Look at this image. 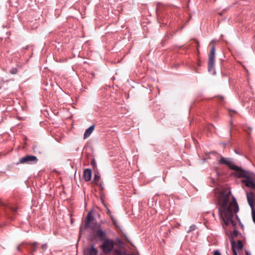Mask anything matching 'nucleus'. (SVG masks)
<instances>
[{"instance_id": "f257e3e1", "label": "nucleus", "mask_w": 255, "mask_h": 255, "mask_svg": "<svg viewBox=\"0 0 255 255\" xmlns=\"http://www.w3.org/2000/svg\"><path fill=\"white\" fill-rule=\"evenodd\" d=\"M231 194L230 191L226 190L222 192L219 198L218 212L220 218L223 221L226 226H228L231 223L233 226L237 225L236 221L233 220V213L238 212L239 207L236 198L233 197V201L228 206L229 199Z\"/></svg>"}, {"instance_id": "f03ea898", "label": "nucleus", "mask_w": 255, "mask_h": 255, "mask_svg": "<svg viewBox=\"0 0 255 255\" xmlns=\"http://www.w3.org/2000/svg\"><path fill=\"white\" fill-rule=\"evenodd\" d=\"M234 175L238 178H246L242 180V183L248 188L255 189V174L254 172L242 168Z\"/></svg>"}, {"instance_id": "7ed1b4c3", "label": "nucleus", "mask_w": 255, "mask_h": 255, "mask_svg": "<svg viewBox=\"0 0 255 255\" xmlns=\"http://www.w3.org/2000/svg\"><path fill=\"white\" fill-rule=\"evenodd\" d=\"M234 175L238 178H246L242 180V183L248 188L255 189V174L254 172L242 168Z\"/></svg>"}, {"instance_id": "20e7f679", "label": "nucleus", "mask_w": 255, "mask_h": 255, "mask_svg": "<svg viewBox=\"0 0 255 255\" xmlns=\"http://www.w3.org/2000/svg\"><path fill=\"white\" fill-rule=\"evenodd\" d=\"M218 163L220 165H226L230 169L234 170L235 171V173H237L242 169V168L236 165L230 158L221 157V158L218 160Z\"/></svg>"}, {"instance_id": "39448f33", "label": "nucleus", "mask_w": 255, "mask_h": 255, "mask_svg": "<svg viewBox=\"0 0 255 255\" xmlns=\"http://www.w3.org/2000/svg\"><path fill=\"white\" fill-rule=\"evenodd\" d=\"M114 241L109 238L104 240L102 244L100 246V248L105 254H110L114 250Z\"/></svg>"}, {"instance_id": "423d86ee", "label": "nucleus", "mask_w": 255, "mask_h": 255, "mask_svg": "<svg viewBox=\"0 0 255 255\" xmlns=\"http://www.w3.org/2000/svg\"><path fill=\"white\" fill-rule=\"evenodd\" d=\"M39 245V244L36 242L29 243L23 242L21 243V246L27 250L31 255H35V253L37 251Z\"/></svg>"}, {"instance_id": "0eeeda50", "label": "nucleus", "mask_w": 255, "mask_h": 255, "mask_svg": "<svg viewBox=\"0 0 255 255\" xmlns=\"http://www.w3.org/2000/svg\"><path fill=\"white\" fill-rule=\"evenodd\" d=\"M38 160L37 157L35 155H27L21 157L19 161V163L21 164H36L37 163Z\"/></svg>"}, {"instance_id": "6e6552de", "label": "nucleus", "mask_w": 255, "mask_h": 255, "mask_svg": "<svg viewBox=\"0 0 255 255\" xmlns=\"http://www.w3.org/2000/svg\"><path fill=\"white\" fill-rule=\"evenodd\" d=\"M215 45H213L212 46V48L210 51V53L209 55V60H208V71H211L215 65Z\"/></svg>"}, {"instance_id": "1a4fd4ad", "label": "nucleus", "mask_w": 255, "mask_h": 255, "mask_svg": "<svg viewBox=\"0 0 255 255\" xmlns=\"http://www.w3.org/2000/svg\"><path fill=\"white\" fill-rule=\"evenodd\" d=\"M95 236L97 237L101 241H103L104 240L108 239L106 231L103 229H99L95 232Z\"/></svg>"}, {"instance_id": "9d476101", "label": "nucleus", "mask_w": 255, "mask_h": 255, "mask_svg": "<svg viewBox=\"0 0 255 255\" xmlns=\"http://www.w3.org/2000/svg\"><path fill=\"white\" fill-rule=\"evenodd\" d=\"M248 202L251 209L254 208V203L255 202V195L253 192L247 193Z\"/></svg>"}, {"instance_id": "9b49d317", "label": "nucleus", "mask_w": 255, "mask_h": 255, "mask_svg": "<svg viewBox=\"0 0 255 255\" xmlns=\"http://www.w3.org/2000/svg\"><path fill=\"white\" fill-rule=\"evenodd\" d=\"M93 182L99 186L102 191L104 190V187L103 186V182L101 181V177L99 175L98 172H97V173H95Z\"/></svg>"}, {"instance_id": "f8f14e48", "label": "nucleus", "mask_w": 255, "mask_h": 255, "mask_svg": "<svg viewBox=\"0 0 255 255\" xmlns=\"http://www.w3.org/2000/svg\"><path fill=\"white\" fill-rule=\"evenodd\" d=\"M95 218L92 214V211L89 212L86 218V228H88V227L90 226V225L93 223L92 222H93Z\"/></svg>"}, {"instance_id": "ddd939ff", "label": "nucleus", "mask_w": 255, "mask_h": 255, "mask_svg": "<svg viewBox=\"0 0 255 255\" xmlns=\"http://www.w3.org/2000/svg\"><path fill=\"white\" fill-rule=\"evenodd\" d=\"M92 170L89 168L85 169L83 173V177L85 181H89L91 179Z\"/></svg>"}, {"instance_id": "4468645a", "label": "nucleus", "mask_w": 255, "mask_h": 255, "mask_svg": "<svg viewBox=\"0 0 255 255\" xmlns=\"http://www.w3.org/2000/svg\"><path fill=\"white\" fill-rule=\"evenodd\" d=\"M95 128V125H92L89 128H88L86 131H85L84 134V138L86 139L88 138L92 133L93 131L94 130Z\"/></svg>"}, {"instance_id": "2eb2a0df", "label": "nucleus", "mask_w": 255, "mask_h": 255, "mask_svg": "<svg viewBox=\"0 0 255 255\" xmlns=\"http://www.w3.org/2000/svg\"><path fill=\"white\" fill-rule=\"evenodd\" d=\"M87 252L88 255H97L98 250L95 248L94 245L93 244L90 248L87 249Z\"/></svg>"}, {"instance_id": "dca6fc26", "label": "nucleus", "mask_w": 255, "mask_h": 255, "mask_svg": "<svg viewBox=\"0 0 255 255\" xmlns=\"http://www.w3.org/2000/svg\"><path fill=\"white\" fill-rule=\"evenodd\" d=\"M90 228L93 232H96L99 229H102L101 227V224L98 223H93L90 226L88 227Z\"/></svg>"}, {"instance_id": "f3484780", "label": "nucleus", "mask_w": 255, "mask_h": 255, "mask_svg": "<svg viewBox=\"0 0 255 255\" xmlns=\"http://www.w3.org/2000/svg\"><path fill=\"white\" fill-rule=\"evenodd\" d=\"M87 156L88 158L92 159V160L91 161V165L94 169L96 167V163L95 158L93 157V155L91 153H87Z\"/></svg>"}, {"instance_id": "a211bd4d", "label": "nucleus", "mask_w": 255, "mask_h": 255, "mask_svg": "<svg viewBox=\"0 0 255 255\" xmlns=\"http://www.w3.org/2000/svg\"><path fill=\"white\" fill-rule=\"evenodd\" d=\"M19 68H20V66L16 65L15 67L11 68L9 70V73L12 75L16 74H17Z\"/></svg>"}, {"instance_id": "6ab92c4d", "label": "nucleus", "mask_w": 255, "mask_h": 255, "mask_svg": "<svg viewBox=\"0 0 255 255\" xmlns=\"http://www.w3.org/2000/svg\"><path fill=\"white\" fill-rule=\"evenodd\" d=\"M232 249L233 255H238L237 251L236 250V242L234 240H231Z\"/></svg>"}, {"instance_id": "aec40b11", "label": "nucleus", "mask_w": 255, "mask_h": 255, "mask_svg": "<svg viewBox=\"0 0 255 255\" xmlns=\"http://www.w3.org/2000/svg\"><path fill=\"white\" fill-rule=\"evenodd\" d=\"M235 246L236 250H242L243 248V245L241 240H238Z\"/></svg>"}, {"instance_id": "412c9836", "label": "nucleus", "mask_w": 255, "mask_h": 255, "mask_svg": "<svg viewBox=\"0 0 255 255\" xmlns=\"http://www.w3.org/2000/svg\"><path fill=\"white\" fill-rule=\"evenodd\" d=\"M239 234V232L238 230H234L231 235V239H230V241L231 242V240L232 239L234 240L233 237H237L238 236Z\"/></svg>"}, {"instance_id": "4be33fe9", "label": "nucleus", "mask_w": 255, "mask_h": 255, "mask_svg": "<svg viewBox=\"0 0 255 255\" xmlns=\"http://www.w3.org/2000/svg\"><path fill=\"white\" fill-rule=\"evenodd\" d=\"M48 244L47 243H44L41 245L40 246V249L42 250V253L45 252L48 249Z\"/></svg>"}, {"instance_id": "5701e85b", "label": "nucleus", "mask_w": 255, "mask_h": 255, "mask_svg": "<svg viewBox=\"0 0 255 255\" xmlns=\"http://www.w3.org/2000/svg\"><path fill=\"white\" fill-rule=\"evenodd\" d=\"M252 209V215L253 222L255 224V208L251 209Z\"/></svg>"}, {"instance_id": "b1692460", "label": "nucleus", "mask_w": 255, "mask_h": 255, "mask_svg": "<svg viewBox=\"0 0 255 255\" xmlns=\"http://www.w3.org/2000/svg\"><path fill=\"white\" fill-rule=\"evenodd\" d=\"M117 242L119 244V245L122 246L124 245V242L119 238H117L116 239Z\"/></svg>"}, {"instance_id": "393cba45", "label": "nucleus", "mask_w": 255, "mask_h": 255, "mask_svg": "<svg viewBox=\"0 0 255 255\" xmlns=\"http://www.w3.org/2000/svg\"><path fill=\"white\" fill-rule=\"evenodd\" d=\"M114 253L116 255H122L121 251L119 249H115Z\"/></svg>"}, {"instance_id": "a878e982", "label": "nucleus", "mask_w": 255, "mask_h": 255, "mask_svg": "<svg viewBox=\"0 0 255 255\" xmlns=\"http://www.w3.org/2000/svg\"><path fill=\"white\" fill-rule=\"evenodd\" d=\"M219 102L221 104H223L224 103V97H222V96H219Z\"/></svg>"}, {"instance_id": "bb28decb", "label": "nucleus", "mask_w": 255, "mask_h": 255, "mask_svg": "<svg viewBox=\"0 0 255 255\" xmlns=\"http://www.w3.org/2000/svg\"><path fill=\"white\" fill-rule=\"evenodd\" d=\"M213 255H221V253L218 250H215L214 252Z\"/></svg>"}, {"instance_id": "cd10ccee", "label": "nucleus", "mask_w": 255, "mask_h": 255, "mask_svg": "<svg viewBox=\"0 0 255 255\" xmlns=\"http://www.w3.org/2000/svg\"><path fill=\"white\" fill-rule=\"evenodd\" d=\"M195 228H196V226L195 225L191 226L190 227V230H189V231L188 232L194 231V230H195Z\"/></svg>"}, {"instance_id": "c85d7f7f", "label": "nucleus", "mask_w": 255, "mask_h": 255, "mask_svg": "<svg viewBox=\"0 0 255 255\" xmlns=\"http://www.w3.org/2000/svg\"><path fill=\"white\" fill-rule=\"evenodd\" d=\"M106 208H107V214L109 216L111 215L112 214H111L110 210L108 207H106Z\"/></svg>"}, {"instance_id": "c756f323", "label": "nucleus", "mask_w": 255, "mask_h": 255, "mask_svg": "<svg viewBox=\"0 0 255 255\" xmlns=\"http://www.w3.org/2000/svg\"><path fill=\"white\" fill-rule=\"evenodd\" d=\"M112 222L115 227H118L117 222L116 219H115V221H112Z\"/></svg>"}, {"instance_id": "7c9ffc66", "label": "nucleus", "mask_w": 255, "mask_h": 255, "mask_svg": "<svg viewBox=\"0 0 255 255\" xmlns=\"http://www.w3.org/2000/svg\"><path fill=\"white\" fill-rule=\"evenodd\" d=\"M20 246H21V244H20L19 246H17V247H16V250H17V251H18V252H21V249H20ZM21 247H22V246H21ZM22 247H23V248H24L23 246H22Z\"/></svg>"}, {"instance_id": "2f4dec72", "label": "nucleus", "mask_w": 255, "mask_h": 255, "mask_svg": "<svg viewBox=\"0 0 255 255\" xmlns=\"http://www.w3.org/2000/svg\"><path fill=\"white\" fill-rule=\"evenodd\" d=\"M109 216L110 217L112 221H115V218H114V217L113 215L111 214V215H109Z\"/></svg>"}, {"instance_id": "473e14b6", "label": "nucleus", "mask_w": 255, "mask_h": 255, "mask_svg": "<svg viewBox=\"0 0 255 255\" xmlns=\"http://www.w3.org/2000/svg\"><path fill=\"white\" fill-rule=\"evenodd\" d=\"M245 253L246 255H252L251 254L247 251H246Z\"/></svg>"}, {"instance_id": "72a5a7b5", "label": "nucleus", "mask_w": 255, "mask_h": 255, "mask_svg": "<svg viewBox=\"0 0 255 255\" xmlns=\"http://www.w3.org/2000/svg\"><path fill=\"white\" fill-rule=\"evenodd\" d=\"M229 131H230V136H231V132H232V128H230Z\"/></svg>"}, {"instance_id": "f704fd0d", "label": "nucleus", "mask_w": 255, "mask_h": 255, "mask_svg": "<svg viewBox=\"0 0 255 255\" xmlns=\"http://www.w3.org/2000/svg\"><path fill=\"white\" fill-rule=\"evenodd\" d=\"M28 46H26L24 48V49H28Z\"/></svg>"}, {"instance_id": "c9c22d12", "label": "nucleus", "mask_w": 255, "mask_h": 255, "mask_svg": "<svg viewBox=\"0 0 255 255\" xmlns=\"http://www.w3.org/2000/svg\"><path fill=\"white\" fill-rule=\"evenodd\" d=\"M212 215H213V217H215V215H214V213L212 214Z\"/></svg>"}, {"instance_id": "e433bc0d", "label": "nucleus", "mask_w": 255, "mask_h": 255, "mask_svg": "<svg viewBox=\"0 0 255 255\" xmlns=\"http://www.w3.org/2000/svg\"><path fill=\"white\" fill-rule=\"evenodd\" d=\"M236 217L238 219H239L238 216L237 215H236Z\"/></svg>"}, {"instance_id": "4c0bfd02", "label": "nucleus", "mask_w": 255, "mask_h": 255, "mask_svg": "<svg viewBox=\"0 0 255 255\" xmlns=\"http://www.w3.org/2000/svg\"><path fill=\"white\" fill-rule=\"evenodd\" d=\"M133 255V254H130V255Z\"/></svg>"}]
</instances>
